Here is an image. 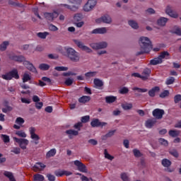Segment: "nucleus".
Here are the masks:
<instances>
[{
    "instance_id": "f257e3e1",
    "label": "nucleus",
    "mask_w": 181,
    "mask_h": 181,
    "mask_svg": "<svg viewBox=\"0 0 181 181\" xmlns=\"http://www.w3.org/2000/svg\"><path fill=\"white\" fill-rule=\"evenodd\" d=\"M64 49L65 50V52H64ZM58 50L64 56L67 57V58L71 62H80V53L77 52L74 48L70 47H64L63 49L62 47H59Z\"/></svg>"
},
{
    "instance_id": "f03ea898",
    "label": "nucleus",
    "mask_w": 181,
    "mask_h": 181,
    "mask_svg": "<svg viewBox=\"0 0 181 181\" xmlns=\"http://www.w3.org/2000/svg\"><path fill=\"white\" fill-rule=\"evenodd\" d=\"M139 45L141 47V50L140 52H137V56L148 54L152 49L151 41L147 37H141Z\"/></svg>"
},
{
    "instance_id": "7ed1b4c3",
    "label": "nucleus",
    "mask_w": 181,
    "mask_h": 181,
    "mask_svg": "<svg viewBox=\"0 0 181 181\" xmlns=\"http://www.w3.org/2000/svg\"><path fill=\"white\" fill-rule=\"evenodd\" d=\"M8 59L11 61L18 62H23L24 66L27 68L28 70H30L33 74H37V69L29 61H25V58L22 55H10L8 56Z\"/></svg>"
},
{
    "instance_id": "20e7f679",
    "label": "nucleus",
    "mask_w": 181,
    "mask_h": 181,
    "mask_svg": "<svg viewBox=\"0 0 181 181\" xmlns=\"http://www.w3.org/2000/svg\"><path fill=\"white\" fill-rule=\"evenodd\" d=\"M82 0H70L69 3L75 4V5H69V4H60L61 7H64L68 10L71 11H76L78 8V6L81 4Z\"/></svg>"
},
{
    "instance_id": "39448f33",
    "label": "nucleus",
    "mask_w": 181,
    "mask_h": 181,
    "mask_svg": "<svg viewBox=\"0 0 181 181\" xmlns=\"http://www.w3.org/2000/svg\"><path fill=\"white\" fill-rule=\"evenodd\" d=\"M1 78L6 81L12 80L13 78L16 80L19 79V75L17 69H12L11 71L7 72L6 74L1 75Z\"/></svg>"
},
{
    "instance_id": "423d86ee",
    "label": "nucleus",
    "mask_w": 181,
    "mask_h": 181,
    "mask_svg": "<svg viewBox=\"0 0 181 181\" xmlns=\"http://www.w3.org/2000/svg\"><path fill=\"white\" fill-rule=\"evenodd\" d=\"M82 127H83L82 122H78V123H76L74 125V128L77 129V130H72V129L66 130L65 132V133L66 134L69 135V139H72L71 135H73L74 136H78V132H80L81 130Z\"/></svg>"
},
{
    "instance_id": "0eeeda50",
    "label": "nucleus",
    "mask_w": 181,
    "mask_h": 181,
    "mask_svg": "<svg viewBox=\"0 0 181 181\" xmlns=\"http://www.w3.org/2000/svg\"><path fill=\"white\" fill-rule=\"evenodd\" d=\"M90 45L93 49L100 50L107 48L108 44L107 42H100L97 43H91Z\"/></svg>"
},
{
    "instance_id": "6e6552de",
    "label": "nucleus",
    "mask_w": 181,
    "mask_h": 181,
    "mask_svg": "<svg viewBox=\"0 0 181 181\" xmlns=\"http://www.w3.org/2000/svg\"><path fill=\"white\" fill-rule=\"evenodd\" d=\"M13 140L17 142L20 148L23 150L27 149V146L29 144V141L26 139H18L17 137H13Z\"/></svg>"
},
{
    "instance_id": "1a4fd4ad",
    "label": "nucleus",
    "mask_w": 181,
    "mask_h": 181,
    "mask_svg": "<svg viewBox=\"0 0 181 181\" xmlns=\"http://www.w3.org/2000/svg\"><path fill=\"white\" fill-rule=\"evenodd\" d=\"M74 42L75 45H77V47L82 51H85L87 53H91L92 52V49L87 46H85L84 44L78 40H74Z\"/></svg>"
},
{
    "instance_id": "9d476101",
    "label": "nucleus",
    "mask_w": 181,
    "mask_h": 181,
    "mask_svg": "<svg viewBox=\"0 0 181 181\" xmlns=\"http://www.w3.org/2000/svg\"><path fill=\"white\" fill-rule=\"evenodd\" d=\"M97 4V0H88L87 3L83 6L85 12L90 11Z\"/></svg>"
},
{
    "instance_id": "9b49d317",
    "label": "nucleus",
    "mask_w": 181,
    "mask_h": 181,
    "mask_svg": "<svg viewBox=\"0 0 181 181\" xmlns=\"http://www.w3.org/2000/svg\"><path fill=\"white\" fill-rule=\"evenodd\" d=\"M28 131H30L31 139H33L35 141V145H37L39 144L38 141L40 140V137L35 134L36 129L35 127H30V129H28Z\"/></svg>"
},
{
    "instance_id": "f8f14e48",
    "label": "nucleus",
    "mask_w": 181,
    "mask_h": 181,
    "mask_svg": "<svg viewBox=\"0 0 181 181\" xmlns=\"http://www.w3.org/2000/svg\"><path fill=\"white\" fill-rule=\"evenodd\" d=\"M74 164L75 166H77L78 170H79L81 173H86L88 172L87 167L80 160H74Z\"/></svg>"
},
{
    "instance_id": "ddd939ff",
    "label": "nucleus",
    "mask_w": 181,
    "mask_h": 181,
    "mask_svg": "<svg viewBox=\"0 0 181 181\" xmlns=\"http://www.w3.org/2000/svg\"><path fill=\"white\" fill-rule=\"evenodd\" d=\"M59 16V13L57 11L52 13L45 12L44 13L45 18L49 21H54Z\"/></svg>"
},
{
    "instance_id": "4468645a",
    "label": "nucleus",
    "mask_w": 181,
    "mask_h": 181,
    "mask_svg": "<svg viewBox=\"0 0 181 181\" xmlns=\"http://www.w3.org/2000/svg\"><path fill=\"white\" fill-rule=\"evenodd\" d=\"M107 123L106 122H100V119H94L92 120L90 125L93 128H96V127H103L106 126Z\"/></svg>"
},
{
    "instance_id": "2eb2a0df",
    "label": "nucleus",
    "mask_w": 181,
    "mask_h": 181,
    "mask_svg": "<svg viewBox=\"0 0 181 181\" xmlns=\"http://www.w3.org/2000/svg\"><path fill=\"white\" fill-rule=\"evenodd\" d=\"M164 114V110L161 109L157 108L156 110H153V116L156 117L157 119H161Z\"/></svg>"
},
{
    "instance_id": "dca6fc26",
    "label": "nucleus",
    "mask_w": 181,
    "mask_h": 181,
    "mask_svg": "<svg viewBox=\"0 0 181 181\" xmlns=\"http://www.w3.org/2000/svg\"><path fill=\"white\" fill-rule=\"evenodd\" d=\"M101 22L107 24H110L112 23V18L110 16L106 15L96 20L97 23H101Z\"/></svg>"
},
{
    "instance_id": "f3484780",
    "label": "nucleus",
    "mask_w": 181,
    "mask_h": 181,
    "mask_svg": "<svg viewBox=\"0 0 181 181\" xmlns=\"http://www.w3.org/2000/svg\"><path fill=\"white\" fill-rule=\"evenodd\" d=\"M165 13L170 16L171 18H178V14L176 11L172 10V8L170 6H167L166 9H165Z\"/></svg>"
},
{
    "instance_id": "a211bd4d",
    "label": "nucleus",
    "mask_w": 181,
    "mask_h": 181,
    "mask_svg": "<svg viewBox=\"0 0 181 181\" xmlns=\"http://www.w3.org/2000/svg\"><path fill=\"white\" fill-rule=\"evenodd\" d=\"M151 74V70L150 69H145L141 73V80L146 81L150 77V74Z\"/></svg>"
},
{
    "instance_id": "6ab92c4d",
    "label": "nucleus",
    "mask_w": 181,
    "mask_h": 181,
    "mask_svg": "<svg viewBox=\"0 0 181 181\" xmlns=\"http://www.w3.org/2000/svg\"><path fill=\"white\" fill-rule=\"evenodd\" d=\"M93 84L95 86V88H97L99 90H102V88L104 86L103 81L98 78H94Z\"/></svg>"
},
{
    "instance_id": "aec40b11",
    "label": "nucleus",
    "mask_w": 181,
    "mask_h": 181,
    "mask_svg": "<svg viewBox=\"0 0 181 181\" xmlns=\"http://www.w3.org/2000/svg\"><path fill=\"white\" fill-rule=\"evenodd\" d=\"M107 30L106 28H95L92 30L91 33L92 34H100V35H103L105 33H107Z\"/></svg>"
},
{
    "instance_id": "412c9836",
    "label": "nucleus",
    "mask_w": 181,
    "mask_h": 181,
    "mask_svg": "<svg viewBox=\"0 0 181 181\" xmlns=\"http://www.w3.org/2000/svg\"><path fill=\"white\" fill-rule=\"evenodd\" d=\"M156 123V119L155 118L148 119L146 122V127L148 129L152 128L154 127Z\"/></svg>"
},
{
    "instance_id": "4be33fe9",
    "label": "nucleus",
    "mask_w": 181,
    "mask_h": 181,
    "mask_svg": "<svg viewBox=\"0 0 181 181\" xmlns=\"http://www.w3.org/2000/svg\"><path fill=\"white\" fill-rule=\"evenodd\" d=\"M160 90V88L158 86L152 88L148 92V96L152 97V98L155 97L156 96V93L158 92Z\"/></svg>"
},
{
    "instance_id": "5701e85b",
    "label": "nucleus",
    "mask_w": 181,
    "mask_h": 181,
    "mask_svg": "<svg viewBox=\"0 0 181 181\" xmlns=\"http://www.w3.org/2000/svg\"><path fill=\"white\" fill-rule=\"evenodd\" d=\"M168 21V18H165V17H160L158 21H157V24L158 26H165V24H167Z\"/></svg>"
},
{
    "instance_id": "b1692460",
    "label": "nucleus",
    "mask_w": 181,
    "mask_h": 181,
    "mask_svg": "<svg viewBox=\"0 0 181 181\" xmlns=\"http://www.w3.org/2000/svg\"><path fill=\"white\" fill-rule=\"evenodd\" d=\"M45 167H46V165H45L43 163H37L33 165V169H34V171L37 172L38 170L45 169Z\"/></svg>"
},
{
    "instance_id": "393cba45",
    "label": "nucleus",
    "mask_w": 181,
    "mask_h": 181,
    "mask_svg": "<svg viewBox=\"0 0 181 181\" xmlns=\"http://www.w3.org/2000/svg\"><path fill=\"white\" fill-rule=\"evenodd\" d=\"M4 175L10 181H16L13 174L10 171H4Z\"/></svg>"
},
{
    "instance_id": "a878e982",
    "label": "nucleus",
    "mask_w": 181,
    "mask_h": 181,
    "mask_svg": "<svg viewBox=\"0 0 181 181\" xmlns=\"http://www.w3.org/2000/svg\"><path fill=\"white\" fill-rule=\"evenodd\" d=\"M90 100V97L87 95H83L78 99V102L82 104L88 103Z\"/></svg>"
},
{
    "instance_id": "bb28decb",
    "label": "nucleus",
    "mask_w": 181,
    "mask_h": 181,
    "mask_svg": "<svg viewBox=\"0 0 181 181\" xmlns=\"http://www.w3.org/2000/svg\"><path fill=\"white\" fill-rule=\"evenodd\" d=\"M56 153H57L56 148H52L50 149V151H47L46 154V158H53L55 156Z\"/></svg>"
},
{
    "instance_id": "cd10ccee",
    "label": "nucleus",
    "mask_w": 181,
    "mask_h": 181,
    "mask_svg": "<svg viewBox=\"0 0 181 181\" xmlns=\"http://www.w3.org/2000/svg\"><path fill=\"white\" fill-rule=\"evenodd\" d=\"M117 100V97L110 95V96H106L105 97V101L107 104H112L114 103Z\"/></svg>"
},
{
    "instance_id": "c85d7f7f",
    "label": "nucleus",
    "mask_w": 181,
    "mask_h": 181,
    "mask_svg": "<svg viewBox=\"0 0 181 181\" xmlns=\"http://www.w3.org/2000/svg\"><path fill=\"white\" fill-rule=\"evenodd\" d=\"M162 62H163V60L160 58L158 57V58H154L151 59L150 64L151 65L156 66L158 64H161Z\"/></svg>"
},
{
    "instance_id": "c756f323",
    "label": "nucleus",
    "mask_w": 181,
    "mask_h": 181,
    "mask_svg": "<svg viewBox=\"0 0 181 181\" xmlns=\"http://www.w3.org/2000/svg\"><path fill=\"white\" fill-rule=\"evenodd\" d=\"M168 134L171 137L175 138V137L178 136L179 134H180V132L178 130H170V132H168Z\"/></svg>"
},
{
    "instance_id": "7c9ffc66",
    "label": "nucleus",
    "mask_w": 181,
    "mask_h": 181,
    "mask_svg": "<svg viewBox=\"0 0 181 181\" xmlns=\"http://www.w3.org/2000/svg\"><path fill=\"white\" fill-rule=\"evenodd\" d=\"M169 56H170V54L168 52H160V55L158 56V58H160V60L163 61V59H168Z\"/></svg>"
},
{
    "instance_id": "2f4dec72",
    "label": "nucleus",
    "mask_w": 181,
    "mask_h": 181,
    "mask_svg": "<svg viewBox=\"0 0 181 181\" xmlns=\"http://www.w3.org/2000/svg\"><path fill=\"white\" fill-rule=\"evenodd\" d=\"M45 177L40 174H35L33 176V181H44Z\"/></svg>"
},
{
    "instance_id": "473e14b6",
    "label": "nucleus",
    "mask_w": 181,
    "mask_h": 181,
    "mask_svg": "<svg viewBox=\"0 0 181 181\" xmlns=\"http://www.w3.org/2000/svg\"><path fill=\"white\" fill-rule=\"evenodd\" d=\"M8 45H9L8 41H4L3 43L0 45V51L4 52L6 50Z\"/></svg>"
},
{
    "instance_id": "72a5a7b5",
    "label": "nucleus",
    "mask_w": 181,
    "mask_h": 181,
    "mask_svg": "<svg viewBox=\"0 0 181 181\" xmlns=\"http://www.w3.org/2000/svg\"><path fill=\"white\" fill-rule=\"evenodd\" d=\"M161 164L163 165V167L168 168L171 165V161L165 158L161 160Z\"/></svg>"
},
{
    "instance_id": "f704fd0d",
    "label": "nucleus",
    "mask_w": 181,
    "mask_h": 181,
    "mask_svg": "<svg viewBox=\"0 0 181 181\" xmlns=\"http://www.w3.org/2000/svg\"><path fill=\"white\" fill-rule=\"evenodd\" d=\"M8 4L13 6H16V7H18V8H23L24 5L18 3V2H15L13 1H8Z\"/></svg>"
},
{
    "instance_id": "c9c22d12",
    "label": "nucleus",
    "mask_w": 181,
    "mask_h": 181,
    "mask_svg": "<svg viewBox=\"0 0 181 181\" xmlns=\"http://www.w3.org/2000/svg\"><path fill=\"white\" fill-rule=\"evenodd\" d=\"M0 138L1 140H3L4 144H8L10 142V137L6 134H1Z\"/></svg>"
},
{
    "instance_id": "e433bc0d",
    "label": "nucleus",
    "mask_w": 181,
    "mask_h": 181,
    "mask_svg": "<svg viewBox=\"0 0 181 181\" xmlns=\"http://www.w3.org/2000/svg\"><path fill=\"white\" fill-rule=\"evenodd\" d=\"M133 154L134 158H141L142 157L143 154L141 153L139 150L137 148H134L133 149Z\"/></svg>"
},
{
    "instance_id": "4c0bfd02",
    "label": "nucleus",
    "mask_w": 181,
    "mask_h": 181,
    "mask_svg": "<svg viewBox=\"0 0 181 181\" xmlns=\"http://www.w3.org/2000/svg\"><path fill=\"white\" fill-rule=\"evenodd\" d=\"M128 25H130L133 29L136 30L139 28L138 23L136 22H135L134 21H129Z\"/></svg>"
},
{
    "instance_id": "58836bf2",
    "label": "nucleus",
    "mask_w": 181,
    "mask_h": 181,
    "mask_svg": "<svg viewBox=\"0 0 181 181\" xmlns=\"http://www.w3.org/2000/svg\"><path fill=\"white\" fill-rule=\"evenodd\" d=\"M104 155H105V158L110 160H112L115 158L114 156H111L110 154L108 153L107 149L104 150Z\"/></svg>"
},
{
    "instance_id": "ea45409f",
    "label": "nucleus",
    "mask_w": 181,
    "mask_h": 181,
    "mask_svg": "<svg viewBox=\"0 0 181 181\" xmlns=\"http://www.w3.org/2000/svg\"><path fill=\"white\" fill-rule=\"evenodd\" d=\"M49 35V33L47 32H44V33H38L37 34V36L41 39H45L48 35Z\"/></svg>"
},
{
    "instance_id": "a19ab883",
    "label": "nucleus",
    "mask_w": 181,
    "mask_h": 181,
    "mask_svg": "<svg viewBox=\"0 0 181 181\" xmlns=\"http://www.w3.org/2000/svg\"><path fill=\"white\" fill-rule=\"evenodd\" d=\"M39 68L41 70L47 71L50 68V66L47 64H40Z\"/></svg>"
},
{
    "instance_id": "79ce46f5",
    "label": "nucleus",
    "mask_w": 181,
    "mask_h": 181,
    "mask_svg": "<svg viewBox=\"0 0 181 181\" xmlns=\"http://www.w3.org/2000/svg\"><path fill=\"white\" fill-rule=\"evenodd\" d=\"M83 16L82 13H76L74 16V21H80L83 19Z\"/></svg>"
},
{
    "instance_id": "37998d69",
    "label": "nucleus",
    "mask_w": 181,
    "mask_h": 181,
    "mask_svg": "<svg viewBox=\"0 0 181 181\" xmlns=\"http://www.w3.org/2000/svg\"><path fill=\"white\" fill-rule=\"evenodd\" d=\"M175 83V78L173 76H171L168 78H167L166 81H165V84L167 86H170L172 84H173Z\"/></svg>"
},
{
    "instance_id": "c03bdc74",
    "label": "nucleus",
    "mask_w": 181,
    "mask_h": 181,
    "mask_svg": "<svg viewBox=\"0 0 181 181\" xmlns=\"http://www.w3.org/2000/svg\"><path fill=\"white\" fill-rule=\"evenodd\" d=\"M31 80V76L28 74H24L23 76V82L27 83Z\"/></svg>"
},
{
    "instance_id": "a18cd8bd",
    "label": "nucleus",
    "mask_w": 181,
    "mask_h": 181,
    "mask_svg": "<svg viewBox=\"0 0 181 181\" xmlns=\"http://www.w3.org/2000/svg\"><path fill=\"white\" fill-rule=\"evenodd\" d=\"M16 135H18L19 137H21V138L27 137V134L23 130H18L16 132Z\"/></svg>"
},
{
    "instance_id": "49530a36",
    "label": "nucleus",
    "mask_w": 181,
    "mask_h": 181,
    "mask_svg": "<svg viewBox=\"0 0 181 181\" xmlns=\"http://www.w3.org/2000/svg\"><path fill=\"white\" fill-rule=\"evenodd\" d=\"M54 175L57 177H61L64 175V170H57L54 172Z\"/></svg>"
},
{
    "instance_id": "de8ad7c7",
    "label": "nucleus",
    "mask_w": 181,
    "mask_h": 181,
    "mask_svg": "<svg viewBox=\"0 0 181 181\" xmlns=\"http://www.w3.org/2000/svg\"><path fill=\"white\" fill-rule=\"evenodd\" d=\"M121 180L123 181H130L129 177L127 174L125 173H121L120 175Z\"/></svg>"
},
{
    "instance_id": "09e8293b",
    "label": "nucleus",
    "mask_w": 181,
    "mask_h": 181,
    "mask_svg": "<svg viewBox=\"0 0 181 181\" xmlns=\"http://www.w3.org/2000/svg\"><path fill=\"white\" fill-rule=\"evenodd\" d=\"M69 68L66 66H56L54 67V70L57 71H68Z\"/></svg>"
},
{
    "instance_id": "8fccbe9b",
    "label": "nucleus",
    "mask_w": 181,
    "mask_h": 181,
    "mask_svg": "<svg viewBox=\"0 0 181 181\" xmlns=\"http://www.w3.org/2000/svg\"><path fill=\"white\" fill-rule=\"evenodd\" d=\"M96 74V71H89L85 74V76L86 78H91L95 76Z\"/></svg>"
},
{
    "instance_id": "3c124183",
    "label": "nucleus",
    "mask_w": 181,
    "mask_h": 181,
    "mask_svg": "<svg viewBox=\"0 0 181 181\" xmlns=\"http://www.w3.org/2000/svg\"><path fill=\"white\" fill-rule=\"evenodd\" d=\"M122 108L125 110H132V103H127L123 105H122Z\"/></svg>"
},
{
    "instance_id": "603ef678",
    "label": "nucleus",
    "mask_w": 181,
    "mask_h": 181,
    "mask_svg": "<svg viewBox=\"0 0 181 181\" xmlns=\"http://www.w3.org/2000/svg\"><path fill=\"white\" fill-rule=\"evenodd\" d=\"M25 122V120L23 117H17L16 123L18 125H23Z\"/></svg>"
},
{
    "instance_id": "864d4df0",
    "label": "nucleus",
    "mask_w": 181,
    "mask_h": 181,
    "mask_svg": "<svg viewBox=\"0 0 181 181\" xmlns=\"http://www.w3.org/2000/svg\"><path fill=\"white\" fill-rule=\"evenodd\" d=\"M169 94H170L169 90H165L163 93H160V98H164L165 97L169 96Z\"/></svg>"
},
{
    "instance_id": "5fc2aeb1",
    "label": "nucleus",
    "mask_w": 181,
    "mask_h": 181,
    "mask_svg": "<svg viewBox=\"0 0 181 181\" xmlns=\"http://www.w3.org/2000/svg\"><path fill=\"white\" fill-rule=\"evenodd\" d=\"M170 154L171 156H173L174 158H178L179 157V154L177 153V151L176 149H173L170 151Z\"/></svg>"
},
{
    "instance_id": "6e6d98bb",
    "label": "nucleus",
    "mask_w": 181,
    "mask_h": 181,
    "mask_svg": "<svg viewBox=\"0 0 181 181\" xmlns=\"http://www.w3.org/2000/svg\"><path fill=\"white\" fill-rule=\"evenodd\" d=\"M133 90H137L139 93H146L148 91V89L136 87L133 88Z\"/></svg>"
},
{
    "instance_id": "4d7b16f0",
    "label": "nucleus",
    "mask_w": 181,
    "mask_h": 181,
    "mask_svg": "<svg viewBox=\"0 0 181 181\" xmlns=\"http://www.w3.org/2000/svg\"><path fill=\"white\" fill-rule=\"evenodd\" d=\"M181 101V95L177 94L174 96V102L175 104H177L179 102Z\"/></svg>"
},
{
    "instance_id": "13d9d810",
    "label": "nucleus",
    "mask_w": 181,
    "mask_h": 181,
    "mask_svg": "<svg viewBox=\"0 0 181 181\" xmlns=\"http://www.w3.org/2000/svg\"><path fill=\"white\" fill-rule=\"evenodd\" d=\"M33 11L35 16H36L40 20H42V17L38 13V8L37 7L33 8Z\"/></svg>"
},
{
    "instance_id": "bf43d9fd",
    "label": "nucleus",
    "mask_w": 181,
    "mask_h": 181,
    "mask_svg": "<svg viewBox=\"0 0 181 181\" xmlns=\"http://www.w3.org/2000/svg\"><path fill=\"white\" fill-rule=\"evenodd\" d=\"M158 142L160 143V145H164L165 146H168V141L167 140H165L164 139H160L158 140Z\"/></svg>"
},
{
    "instance_id": "052dcab7",
    "label": "nucleus",
    "mask_w": 181,
    "mask_h": 181,
    "mask_svg": "<svg viewBox=\"0 0 181 181\" xmlns=\"http://www.w3.org/2000/svg\"><path fill=\"white\" fill-rule=\"evenodd\" d=\"M81 121L82 123H87L88 121H90V116L86 115V116L82 117Z\"/></svg>"
},
{
    "instance_id": "680f3d73",
    "label": "nucleus",
    "mask_w": 181,
    "mask_h": 181,
    "mask_svg": "<svg viewBox=\"0 0 181 181\" xmlns=\"http://www.w3.org/2000/svg\"><path fill=\"white\" fill-rule=\"evenodd\" d=\"M74 83V79L73 78H67L66 81H65V85L66 86H71L72 84Z\"/></svg>"
},
{
    "instance_id": "e2e57ef3",
    "label": "nucleus",
    "mask_w": 181,
    "mask_h": 181,
    "mask_svg": "<svg viewBox=\"0 0 181 181\" xmlns=\"http://www.w3.org/2000/svg\"><path fill=\"white\" fill-rule=\"evenodd\" d=\"M11 152L14 154L18 155L21 153V148L18 147H13V150H11Z\"/></svg>"
},
{
    "instance_id": "0e129e2a",
    "label": "nucleus",
    "mask_w": 181,
    "mask_h": 181,
    "mask_svg": "<svg viewBox=\"0 0 181 181\" xmlns=\"http://www.w3.org/2000/svg\"><path fill=\"white\" fill-rule=\"evenodd\" d=\"M47 177L48 181H55L56 180V177L51 174H47Z\"/></svg>"
},
{
    "instance_id": "69168bd1",
    "label": "nucleus",
    "mask_w": 181,
    "mask_h": 181,
    "mask_svg": "<svg viewBox=\"0 0 181 181\" xmlns=\"http://www.w3.org/2000/svg\"><path fill=\"white\" fill-rule=\"evenodd\" d=\"M119 93H120L121 94H127V93H129V88H125V87L122 88L120 89V90H119Z\"/></svg>"
},
{
    "instance_id": "338daca9",
    "label": "nucleus",
    "mask_w": 181,
    "mask_h": 181,
    "mask_svg": "<svg viewBox=\"0 0 181 181\" xmlns=\"http://www.w3.org/2000/svg\"><path fill=\"white\" fill-rule=\"evenodd\" d=\"M43 107V103L42 102H37L35 103V108L37 110H41Z\"/></svg>"
},
{
    "instance_id": "774afa93",
    "label": "nucleus",
    "mask_w": 181,
    "mask_h": 181,
    "mask_svg": "<svg viewBox=\"0 0 181 181\" xmlns=\"http://www.w3.org/2000/svg\"><path fill=\"white\" fill-rule=\"evenodd\" d=\"M49 30L52 32H57L58 30V28L57 26H55L53 24L49 25Z\"/></svg>"
}]
</instances>
